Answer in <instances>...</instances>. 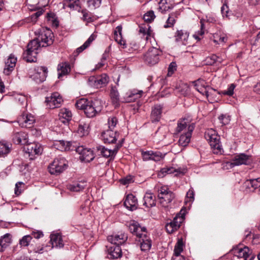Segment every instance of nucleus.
<instances>
[{
  "label": "nucleus",
  "instance_id": "6",
  "mask_svg": "<svg viewBox=\"0 0 260 260\" xmlns=\"http://www.w3.org/2000/svg\"><path fill=\"white\" fill-rule=\"evenodd\" d=\"M67 167V161L63 157L56 158L49 166L48 170L50 174L58 175L64 171Z\"/></svg>",
  "mask_w": 260,
  "mask_h": 260
},
{
  "label": "nucleus",
  "instance_id": "19",
  "mask_svg": "<svg viewBox=\"0 0 260 260\" xmlns=\"http://www.w3.org/2000/svg\"><path fill=\"white\" fill-rule=\"evenodd\" d=\"M163 108V105L161 104H155L152 107L150 119L152 122H158L160 120Z\"/></svg>",
  "mask_w": 260,
  "mask_h": 260
},
{
  "label": "nucleus",
  "instance_id": "1",
  "mask_svg": "<svg viewBox=\"0 0 260 260\" xmlns=\"http://www.w3.org/2000/svg\"><path fill=\"white\" fill-rule=\"evenodd\" d=\"M54 42V36L49 29L41 30L39 36L30 41L27 46V50L24 52L23 58L29 62L37 60V50L41 47H46L51 45Z\"/></svg>",
  "mask_w": 260,
  "mask_h": 260
},
{
  "label": "nucleus",
  "instance_id": "4",
  "mask_svg": "<svg viewBox=\"0 0 260 260\" xmlns=\"http://www.w3.org/2000/svg\"><path fill=\"white\" fill-rule=\"evenodd\" d=\"M205 138L209 143L214 153H221L222 148L220 142V136L214 129H207L205 133Z\"/></svg>",
  "mask_w": 260,
  "mask_h": 260
},
{
  "label": "nucleus",
  "instance_id": "18",
  "mask_svg": "<svg viewBox=\"0 0 260 260\" xmlns=\"http://www.w3.org/2000/svg\"><path fill=\"white\" fill-rule=\"evenodd\" d=\"M48 70L45 67H38L35 69L33 78L37 83L44 82L47 76Z\"/></svg>",
  "mask_w": 260,
  "mask_h": 260
},
{
  "label": "nucleus",
  "instance_id": "27",
  "mask_svg": "<svg viewBox=\"0 0 260 260\" xmlns=\"http://www.w3.org/2000/svg\"><path fill=\"white\" fill-rule=\"evenodd\" d=\"M17 58L13 54H10L5 62V68L4 69V73L9 75L16 66Z\"/></svg>",
  "mask_w": 260,
  "mask_h": 260
},
{
  "label": "nucleus",
  "instance_id": "45",
  "mask_svg": "<svg viewBox=\"0 0 260 260\" xmlns=\"http://www.w3.org/2000/svg\"><path fill=\"white\" fill-rule=\"evenodd\" d=\"M223 59L217 56L215 54H212L211 56H208L205 59L206 64L207 65H213L216 62L221 63Z\"/></svg>",
  "mask_w": 260,
  "mask_h": 260
},
{
  "label": "nucleus",
  "instance_id": "63",
  "mask_svg": "<svg viewBox=\"0 0 260 260\" xmlns=\"http://www.w3.org/2000/svg\"><path fill=\"white\" fill-rule=\"evenodd\" d=\"M177 65L175 62H172L168 68V73L169 75H171L176 70Z\"/></svg>",
  "mask_w": 260,
  "mask_h": 260
},
{
  "label": "nucleus",
  "instance_id": "24",
  "mask_svg": "<svg viewBox=\"0 0 260 260\" xmlns=\"http://www.w3.org/2000/svg\"><path fill=\"white\" fill-rule=\"evenodd\" d=\"M107 247L108 257L110 259H117L122 256V252L119 245L113 244L111 246Z\"/></svg>",
  "mask_w": 260,
  "mask_h": 260
},
{
  "label": "nucleus",
  "instance_id": "14",
  "mask_svg": "<svg viewBox=\"0 0 260 260\" xmlns=\"http://www.w3.org/2000/svg\"><path fill=\"white\" fill-rule=\"evenodd\" d=\"M121 146V144L116 145L113 149H108L102 146H99L96 148L99 155L105 157H110L111 159L114 157Z\"/></svg>",
  "mask_w": 260,
  "mask_h": 260
},
{
  "label": "nucleus",
  "instance_id": "37",
  "mask_svg": "<svg viewBox=\"0 0 260 260\" xmlns=\"http://www.w3.org/2000/svg\"><path fill=\"white\" fill-rule=\"evenodd\" d=\"M159 5V9L165 12L173 9L175 3L173 0H160Z\"/></svg>",
  "mask_w": 260,
  "mask_h": 260
},
{
  "label": "nucleus",
  "instance_id": "49",
  "mask_svg": "<svg viewBox=\"0 0 260 260\" xmlns=\"http://www.w3.org/2000/svg\"><path fill=\"white\" fill-rule=\"evenodd\" d=\"M184 246L183 241L182 239H179L174 247V255H180L183 251Z\"/></svg>",
  "mask_w": 260,
  "mask_h": 260
},
{
  "label": "nucleus",
  "instance_id": "58",
  "mask_svg": "<svg viewBox=\"0 0 260 260\" xmlns=\"http://www.w3.org/2000/svg\"><path fill=\"white\" fill-rule=\"evenodd\" d=\"M118 120L116 117H110L108 119V127L109 129L113 130L117 123Z\"/></svg>",
  "mask_w": 260,
  "mask_h": 260
},
{
  "label": "nucleus",
  "instance_id": "60",
  "mask_svg": "<svg viewBox=\"0 0 260 260\" xmlns=\"http://www.w3.org/2000/svg\"><path fill=\"white\" fill-rule=\"evenodd\" d=\"M218 119L223 125L228 124L231 120L230 116L227 114L221 115Z\"/></svg>",
  "mask_w": 260,
  "mask_h": 260
},
{
  "label": "nucleus",
  "instance_id": "53",
  "mask_svg": "<svg viewBox=\"0 0 260 260\" xmlns=\"http://www.w3.org/2000/svg\"><path fill=\"white\" fill-rule=\"evenodd\" d=\"M200 24H201V28L200 30H199L198 32H196L194 35H193L194 38L198 40H200L201 38L199 37L200 36H202L204 34V30H205V26H204V19H201L200 20Z\"/></svg>",
  "mask_w": 260,
  "mask_h": 260
},
{
  "label": "nucleus",
  "instance_id": "50",
  "mask_svg": "<svg viewBox=\"0 0 260 260\" xmlns=\"http://www.w3.org/2000/svg\"><path fill=\"white\" fill-rule=\"evenodd\" d=\"M75 143L76 142L60 141V144L63 146L65 151L75 150Z\"/></svg>",
  "mask_w": 260,
  "mask_h": 260
},
{
  "label": "nucleus",
  "instance_id": "59",
  "mask_svg": "<svg viewBox=\"0 0 260 260\" xmlns=\"http://www.w3.org/2000/svg\"><path fill=\"white\" fill-rule=\"evenodd\" d=\"M221 13L223 17H226L229 19L230 18V14L229 12V7L226 4H224L221 8Z\"/></svg>",
  "mask_w": 260,
  "mask_h": 260
},
{
  "label": "nucleus",
  "instance_id": "46",
  "mask_svg": "<svg viewBox=\"0 0 260 260\" xmlns=\"http://www.w3.org/2000/svg\"><path fill=\"white\" fill-rule=\"evenodd\" d=\"M246 183L248 188H252L253 190L260 187V177L246 181Z\"/></svg>",
  "mask_w": 260,
  "mask_h": 260
},
{
  "label": "nucleus",
  "instance_id": "8",
  "mask_svg": "<svg viewBox=\"0 0 260 260\" xmlns=\"http://www.w3.org/2000/svg\"><path fill=\"white\" fill-rule=\"evenodd\" d=\"M161 51L155 47L150 48L144 55V61L149 65H154L158 62Z\"/></svg>",
  "mask_w": 260,
  "mask_h": 260
},
{
  "label": "nucleus",
  "instance_id": "40",
  "mask_svg": "<svg viewBox=\"0 0 260 260\" xmlns=\"http://www.w3.org/2000/svg\"><path fill=\"white\" fill-rule=\"evenodd\" d=\"M191 124L189 123V121L187 119H180L178 121L177 126L176 128V132L179 133L183 131H187L188 125Z\"/></svg>",
  "mask_w": 260,
  "mask_h": 260
},
{
  "label": "nucleus",
  "instance_id": "25",
  "mask_svg": "<svg viewBox=\"0 0 260 260\" xmlns=\"http://www.w3.org/2000/svg\"><path fill=\"white\" fill-rule=\"evenodd\" d=\"M12 137L13 141L16 144L25 145L28 142L27 134L23 132L14 133Z\"/></svg>",
  "mask_w": 260,
  "mask_h": 260
},
{
  "label": "nucleus",
  "instance_id": "52",
  "mask_svg": "<svg viewBox=\"0 0 260 260\" xmlns=\"http://www.w3.org/2000/svg\"><path fill=\"white\" fill-rule=\"evenodd\" d=\"M155 18V15L152 10H150L146 13L143 16L144 20L148 23L153 21Z\"/></svg>",
  "mask_w": 260,
  "mask_h": 260
},
{
  "label": "nucleus",
  "instance_id": "11",
  "mask_svg": "<svg viewBox=\"0 0 260 260\" xmlns=\"http://www.w3.org/2000/svg\"><path fill=\"white\" fill-rule=\"evenodd\" d=\"M109 82V78L105 74L97 77L90 76L88 83L91 86L99 88L106 85Z\"/></svg>",
  "mask_w": 260,
  "mask_h": 260
},
{
  "label": "nucleus",
  "instance_id": "57",
  "mask_svg": "<svg viewBox=\"0 0 260 260\" xmlns=\"http://www.w3.org/2000/svg\"><path fill=\"white\" fill-rule=\"evenodd\" d=\"M235 85L234 84H230L226 90L221 91L220 93L223 95H227L232 96L234 94V90L235 88Z\"/></svg>",
  "mask_w": 260,
  "mask_h": 260
},
{
  "label": "nucleus",
  "instance_id": "39",
  "mask_svg": "<svg viewBox=\"0 0 260 260\" xmlns=\"http://www.w3.org/2000/svg\"><path fill=\"white\" fill-rule=\"evenodd\" d=\"M80 12H81L83 15L82 17V20L83 21L87 23H91L96 20V18L87 9H83L81 10H80Z\"/></svg>",
  "mask_w": 260,
  "mask_h": 260
},
{
  "label": "nucleus",
  "instance_id": "47",
  "mask_svg": "<svg viewBox=\"0 0 260 260\" xmlns=\"http://www.w3.org/2000/svg\"><path fill=\"white\" fill-rule=\"evenodd\" d=\"M177 15L176 13H171L166 21V24L164 25V27L169 28L173 26L176 22L175 19Z\"/></svg>",
  "mask_w": 260,
  "mask_h": 260
},
{
  "label": "nucleus",
  "instance_id": "54",
  "mask_svg": "<svg viewBox=\"0 0 260 260\" xmlns=\"http://www.w3.org/2000/svg\"><path fill=\"white\" fill-rule=\"evenodd\" d=\"M88 125L84 123L80 124L78 128V133L81 136H83L88 134Z\"/></svg>",
  "mask_w": 260,
  "mask_h": 260
},
{
  "label": "nucleus",
  "instance_id": "44",
  "mask_svg": "<svg viewBox=\"0 0 260 260\" xmlns=\"http://www.w3.org/2000/svg\"><path fill=\"white\" fill-rule=\"evenodd\" d=\"M95 36L94 34H92L87 40L80 47L77 48L76 53L77 55H78L79 53L82 52L83 50L86 49L87 47L89 46L91 43L95 39Z\"/></svg>",
  "mask_w": 260,
  "mask_h": 260
},
{
  "label": "nucleus",
  "instance_id": "30",
  "mask_svg": "<svg viewBox=\"0 0 260 260\" xmlns=\"http://www.w3.org/2000/svg\"><path fill=\"white\" fill-rule=\"evenodd\" d=\"M175 37L176 42H181L184 45L187 44L189 33L187 31L183 30H177Z\"/></svg>",
  "mask_w": 260,
  "mask_h": 260
},
{
  "label": "nucleus",
  "instance_id": "15",
  "mask_svg": "<svg viewBox=\"0 0 260 260\" xmlns=\"http://www.w3.org/2000/svg\"><path fill=\"white\" fill-rule=\"evenodd\" d=\"M43 147L39 143H30L27 145L26 152L29 154L30 159H33L35 155H40L43 152Z\"/></svg>",
  "mask_w": 260,
  "mask_h": 260
},
{
  "label": "nucleus",
  "instance_id": "13",
  "mask_svg": "<svg viewBox=\"0 0 260 260\" xmlns=\"http://www.w3.org/2000/svg\"><path fill=\"white\" fill-rule=\"evenodd\" d=\"M250 157L249 155L245 153H240L235 155L232 159V162H228L227 164L229 165L231 168L242 165H247L250 163Z\"/></svg>",
  "mask_w": 260,
  "mask_h": 260
},
{
  "label": "nucleus",
  "instance_id": "33",
  "mask_svg": "<svg viewBox=\"0 0 260 260\" xmlns=\"http://www.w3.org/2000/svg\"><path fill=\"white\" fill-rule=\"evenodd\" d=\"M183 172L180 168H175L172 167H167L162 168L158 173V176L163 177L167 174H171L174 173H182Z\"/></svg>",
  "mask_w": 260,
  "mask_h": 260
},
{
  "label": "nucleus",
  "instance_id": "43",
  "mask_svg": "<svg viewBox=\"0 0 260 260\" xmlns=\"http://www.w3.org/2000/svg\"><path fill=\"white\" fill-rule=\"evenodd\" d=\"M151 27L149 24H142L139 25V33L143 34V36H146L147 40L151 36Z\"/></svg>",
  "mask_w": 260,
  "mask_h": 260
},
{
  "label": "nucleus",
  "instance_id": "3",
  "mask_svg": "<svg viewBox=\"0 0 260 260\" xmlns=\"http://www.w3.org/2000/svg\"><path fill=\"white\" fill-rule=\"evenodd\" d=\"M76 106L79 109L83 110L87 117L91 118L100 113L102 106L99 101H93L86 99H81L76 103Z\"/></svg>",
  "mask_w": 260,
  "mask_h": 260
},
{
  "label": "nucleus",
  "instance_id": "62",
  "mask_svg": "<svg viewBox=\"0 0 260 260\" xmlns=\"http://www.w3.org/2000/svg\"><path fill=\"white\" fill-rule=\"evenodd\" d=\"M171 191L167 186L161 187L158 190V198Z\"/></svg>",
  "mask_w": 260,
  "mask_h": 260
},
{
  "label": "nucleus",
  "instance_id": "48",
  "mask_svg": "<svg viewBox=\"0 0 260 260\" xmlns=\"http://www.w3.org/2000/svg\"><path fill=\"white\" fill-rule=\"evenodd\" d=\"M10 152L9 145L0 142V157L6 156Z\"/></svg>",
  "mask_w": 260,
  "mask_h": 260
},
{
  "label": "nucleus",
  "instance_id": "22",
  "mask_svg": "<svg viewBox=\"0 0 260 260\" xmlns=\"http://www.w3.org/2000/svg\"><path fill=\"white\" fill-rule=\"evenodd\" d=\"M117 133L112 129H108L102 133L101 137L105 143H115L117 140Z\"/></svg>",
  "mask_w": 260,
  "mask_h": 260
},
{
  "label": "nucleus",
  "instance_id": "61",
  "mask_svg": "<svg viewBox=\"0 0 260 260\" xmlns=\"http://www.w3.org/2000/svg\"><path fill=\"white\" fill-rule=\"evenodd\" d=\"M120 182L123 185L128 184L133 182V177L132 176H127L126 177L121 179L120 180Z\"/></svg>",
  "mask_w": 260,
  "mask_h": 260
},
{
  "label": "nucleus",
  "instance_id": "41",
  "mask_svg": "<svg viewBox=\"0 0 260 260\" xmlns=\"http://www.w3.org/2000/svg\"><path fill=\"white\" fill-rule=\"evenodd\" d=\"M58 78H60L61 76L67 75L70 72V65L67 63H62L59 64L58 66Z\"/></svg>",
  "mask_w": 260,
  "mask_h": 260
},
{
  "label": "nucleus",
  "instance_id": "34",
  "mask_svg": "<svg viewBox=\"0 0 260 260\" xmlns=\"http://www.w3.org/2000/svg\"><path fill=\"white\" fill-rule=\"evenodd\" d=\"M11 236L10 234H6L0 238V251H4L11 243Z\"/></svg>",
  "mask_w": 260,
  "mask_h": 260
},
{
  "label": "nucleus",
  "instance_id": "12",
  "mask_svg": "<svg viewBox=\"0 0 260 260\" xmlns=\"http://www.w3.org/2000/svg\"><path fill=\"white\" fill-rule=\"evenodd\" d=\"M36 121L35 118L33 115L28 113L22 114L18 118V123L19 125L22 127L30 128L33 126Z\"/></svg>",
  "mask_w": 260,
  "mask_h": 260
},
{
  "label": "nucleus",
  "instance_id": "32",
  "mask_svg": "<svg viewBox=\"0 0 260 260\" xmlns=\"http://www.w3.org/2000/svg\"><path fill=\"white\" fill-rule=\"evenodd\" d=\"M195 87V89L203 95H205L207 97L209 96V92L205 87V81L202 79H198L192 82Z\"/></svg>",
  "mask_w": 260,
  "mask_h": 260
},
{
  "label": "nucleus",
  "instance_id": "26",
  "mask_svg": "<svg viewBox=\"0 0 260 260\" xmlns=\"http://www.w3.org/2000/svg\"><path fill=\"white\" fill-rule=\"evenodd\" d=\"M122 29L121 25H118L116 27L114 30V39L123 49H126L127 45L122 37Z\"/></svg>",
  "mask_w": 260,
  "mask_h": 260
},
{
  "label": "nucleus",
  "instance_id": "56",
  "mask_svg": "<svg viewBox=\"0 0 260 260\" xmlns=\"http://www.w3.org/2000/svg\"><path fill=\"white\" fill-rule=\"evenodd\" d=\"M32 239V236L30 235H26L22 237L19 241V244L21 246H27L29 245L31 240Z\"/></svg>",
  "mask_w": 260,
  "mask_h": 260
},
{
  "label": "nucleus",
  "instance_id": "28",
  "mask_svg": "<svg viewBox=\"0 0 260 260\" xmlns=\"http://www.w3.org/2000/svg\"><path fill=\"white\" fill-rule=\"evenodd\" d=\"M72 114L70 110L67 108L60 110L58 114L59 120L64 123H68L72 119Z\"/></svg>",
  "mask_w": 260,
  "mask_h": 260
},
{
  "label": "nucleus",
  "instance_id": "64",
  "mask_svg": "<svg viewBox=\"0 0 260 260\" xmlns=\"http://www.w3.org/2000/svg\"><path fill=\"white\" fill-rule=\"evenodd\" d=\"M22 185H24L22 182H18L15 184V193L17 196L19 195L22 192V189L20 188Z\"/></svg>",
  "mask_w": 260,
  "mask_h": 260
},
{
  "label": "nucleus",
  "instance_id": "16",
  "mask_svg": "<svg viewBox=\"0 0 260 260\" xmlns=\"http://www.w3.org/2000/svg\"><path fill=\"white\" fill-rule=\"evenodd\" d=\"M194 128V123H192L190 125H188L187 128V132H185L184 134L180 136L178 141L179 144L180 146L185 147L188 145L190 142V138L191 137L192 132Z\"/></svg>",
  "mask_w": 260,
  "mask_h": 260
},
{
  "label": "nucleus",
  "instance_id": "36",
  "mask_svg": "<svg viewBox=\"0 0 260 260\" xmlns=\"http://www.w3.org/2000/svg\"><path fill=\"white\" fill-rule=\"evenodd\" d=\"M110 95L113 105H114L115 107H118L120 100L118 91L116 87H112Z\"/></svg>",
  "mask_w": 260,
  "mask_h": 260
},
{
  "label": "nucleus",
  "instance_id": "5",
  "mask_svg": "<svg viewBox=\"0 0 260 260\" xmlns=\"http://www.w3.org/2000/svg\"><path fill=\"white\" fill-rule=\"evenodd\" d=\"M230 252L233 255V260H253L255 257L252 250L246 246L243 247L240 245L235 246Z\"/></svg>",
  "mask_w": 260,
  "mask_h": 260
},
{
  "label": "nucleus",
  "instance_id": "7",
  "mask_svg": "<svg viewBox=\"0 0 260 260\" xmlns=\"http://www.w3.org/2000/svg\"><path fill=\"white\" fill-rule=\"evenodd\" d=\"M181 211L174 217L172 220L166 223L165 228L168 233L172 234L180 228L185 218L184 214H181Z\"/></svg>",
  "mask_w": 260,
  "mask_h": 260
},
{
  "label": "nucleus",
  "instance_id": "35",
  "mask_svg": "<svg viewBox=\"0 0 260 260\" xmlns=\"http://www.w3.org/2000/svg\"><path fill=\"white\" fill-rule=\"evenodd\" d=\"M143 201V205L146 207L150 208L155 205V197L151 193H146Z\"/></svg>",
  "mask_w": 260,
  "mask_h": 260
},
{
  "label": "nucleus",
  "instance_id": "23",
  "mask_svg": "<svg viewBox=\"0 0 260 260\" xmlns=\"http://www.w3.org/2000/svg\"><path fill=\"white\" fill-rule=\"evenodd\" d=\"M142 90H137L134 89L127 93L123 99H121L122 102L131 103L135 101L136 100L140 99L143 94Z\"/></svg>",
  "mask_w": 260,
  "mask_h": 260
},
{
  "label": "nucleus",
  "instance_id": "21",
  "mask_svg": "<svg viewBox=\"0 0 260 260\" xmlns=\"http://www.w3.org/2000/svg\"><path fill=\"white\" fill-rule=\"evenodd\" d=\"M124 205L129 210H135L138 206V200L133 194H128L125 199Z\"/></svg>",
  "mask_w": 260,
  "mask_h": 260
},
{
  "label": "nucleus",
  "instance_id": "38",
  "mask_svg": "<svg viewBox=\"0 0 260 260\" xmlns=\"http://www.w3.org/2000/svg\"><path fill=\"white\" fill-rule=\"evenodd\" d=\"M69 7L72 10L80 11L79 0H63V8Z\"/></svg>",
  "mask_w": 260,
  "mask_h": 260
},
{
  "label": "nucleus",
  "instance_id": "31",
  "mask_svg": "<svg viewBox=\"0 0 260 260\" xmlns=\"http://www.w3.org/2000/svg\"><path fill=\"white\" fill-rule=\"evenodd\" d=\"M50 242L52 248H62L64 246L61 236L59 234H51L50 235Z\"/></svg>",
  "mask_w": 260,
  "mask_h": 260
},
{
  "label": "nucleus",
  "instance_id": "42",
  "mask_svg": "<svg viewBox=\"0 0 260 260\" xmlns=\"http://www.w3.org/2000/svg\"><path fill=\"white\" fill-rule=\"evenodd\" d=\"M86 185V182H79L69 185L68 189L72 191L78 192L83 190Z\"/></svg>",
  "mask_w": 260,
  "mask_h": 260
},
{
  "label": "nucleus",
  "instance_id": "20",
  "mask_svg": "<svg viewBox=\"0 0 260 260\" xmlns=\"http://www.w3.org/2000/svg\"><path fill=\"white\" fill-rule=\"evenodd\" d=\"M127 239V235L124 233H120L115 235L108 237V240L112 244L119 245L125 242Z\"/></svg>",
  "mask_w": 260,
  "mask_h": 260
},
{
  "label": "nucleus",
  "instance_id": "2",
  "mask_svg": "<svg viewBox=\"0 0 260 260\" xmlns=\"http://www.w3.org/2000/svg\"><path fill=\"white\" fill-rule=\"evenodd\" d=\"M127 226L131 233L139 238L141 250L143 251H148L151 247V241L146 235V229L141 227L139 223L131 220L127 223Z\"/></svg>",
  "mask_w": 260,
  "mask_h": 260
},
{
  "label": "nucleus",
  "instance_id": "29",
  "mask_svg": "<svg viewBox=\"0 0 260 260\" xmlns=\"http://www.w3.org/2000/svg\"><path fill=\"white\" fill-rule=\"evenodd\" d=\"M174 198V194L173 192L171 191L158 198V199L161 206L164 208H167L169 206V204L172 201Z\"/></svg>",
  "mask_w": 260,
  "mask_h": 260
},
{
  "label": "nucleus",
  "instance_id": "17",
  "mask_svg": "<svg viewBox=\"0 0 260 260\" xmlns=\"http://www.w3.org/2000/svg\"><path fill=\"white\" fill-rule=\"evenodd\" d=\"M142 156L143 159L145 161L151 160L154 161H158L164 157V155L161 152L151 150L142 151Z\"/></svg>",
  "mask_w": 260,
  "mask_h": 260
},
{
  "label": "nucleus",
  "instance_id": "51",
  "mask_svg": "<svg viewBox=\"0 0 260 260\" xmlns=\"http://www.w3.org/2000/svg\"><path fill=\"white\" fill-rule=\"evenodd\" d=\"M47 19L52 24V26L57 27L59 25V22L53 13H47Z\"/></svg>",
  "mask_w": 260,
  "mask_h": 260
},
{
  "label": "nucleus",
  "instance_id": "55",
  "mask_svg": "<svg viewBox=\"0 0 260 260\" xmlns=\"http://www.w3.org/2000/svg\"><path fill=\"white\" fill-rule=\"evenodd\" d=\"M88 7L91 9H95L100 7L101 0H87Z\"/></svg>",
  "mask_w": 260,
  "mask_h": 260
},
{
  "label": "nucleus",
  "instance_id": "9",
  "mask_svg": "<svg viewBox=\"0 0 260 260\" xmlns=\"http://www.w3.org/2000/svg\"><path fill=\"white\" fill-rule=\"evenodd\" d=\"M75 150L80 155L79 159L81 161L88 162L94 157L92 150L83 146H77V144L75 143Z\"/></svg>",
  "mask_w": 260,
  "mask_h": 260
},
{
  "label": "nucleus",
  "instance_id": "10",
  "mask_svg": "<svg viewBox=\"0 0 260 260\" xmlns=\"http://www.w3.org/2000/svg\"><path fill=\"white\" fill-rule=\"evenodd\" d=\"M63 102L61 96L58 92H54L49 96L46 98V106L49 109H54L59 107Z\"/></svg>",
  "mask_w": 260,
  "mask_h": 260
}]
</instances>
